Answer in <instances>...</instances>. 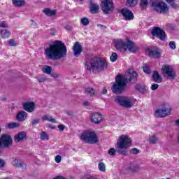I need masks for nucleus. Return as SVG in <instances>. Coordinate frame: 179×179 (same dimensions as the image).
I'll return each mask as SVG.
<instances>
[{"label":"nucleus","instance_id":"obj_33","mask_svg":"<svg viewBox=\"0 0 179 179\" xmlns=\"http://www.w3.org/2000/svg\"><path fill=\"white\" fill-rule=\"evenodd\" d=\"M42 71L44 73H47L48 75H50L51 71H52V68H51V66H43Z\"/></svg>","mask_w":179,"mask_h":179},{"label":"nucleus","instance_id":"obj_62","mask_svg":"<svg viewBox=\"0 0 179 179\" xmlns=\"http://www.w3.org/2000/svg\"><path fill=\"white\" fill-rule=\"evenodd\" d=\"M176 125H178V127H179V119L176 120Z\"/></svg>","mask_w":179,"mask_h":179},{"label":"nucleus","instance_id":"obj_51","mask_svg":"<svg viewBox=\"0 0 179 179\" xmlns=\"http://www.w3.org/2000/svg\"><path fill=\"white\" fill-rule=\"evenodd\" d=\"M169 5L171 8H173V9H177V8H178V5L174 3L173 1H172L171 3H169Z\"/></svg>","mask_w":179,"mask_h":179},{"label":"nucleus","instance_id":"obj_30","mask_svg":"<svg viewBox=\"0 0 179 179\" xmlns=\"http://www.w3.org/2000/svg\"><path fill=\"white\" fill-rule=\"evenodd\" d=\"M20 126V124L17 123V122H10L8 123L6 127L8 129H15V128H18V127Z\"/></svg>","mask_w":179,"mask_h":179},{"label":"nucleus","instance_id":"obj_41","mask_svg":"<svg viewBox=\"0 0 179 179\" xmlns=\"http://www.w3.org/2000/svg\"><path fill=\"white\" fill-rule=\"evenodd\" d=\"M139 170V166L138 165H131L129 167L130 171H138Z\"/></svg>","mask_w":179,"mask_h":179},{"label":"nucleus","instance_id":"obj_54","mask_svg":"<svg viewBox=\"0 0 179 179\" xmlns=\"http://www.w3.org/2000/svg\"><path fill=\"white\" fill-rule=\"evenodd\" d=\"M5 166V161L3 159H0V169H2Z\"/></svg>","mask_w":179,"mask_h":179},{"label":"nucleus","instance_id":"obj_20","mask_svg":"<svg viewBox=\"0 0 179 179\" xmlns=\"http://www.w3.org/2000/svg\"><path fill=\"white\" fill-rule=\"evenodd\" d=\"M99 9H100V7L97 3L90 1V12H91V13H97V12H99Z\"/></svg>","mask_w":179,"mask_h":179},{"label":"nucleus","instance_id":"obj_5","mask_svg":"<svg viewBox=\"0 0 179 179\" xmlns=\"http://www.w3.org/2000/svg\"><path fill=\"white\" fill-rule=\"evenodd\" d=\"M115 103H117V104H120V106L124 107V108H131V107L134 106V99L128 96H117L115 99Z\"/></svg>","mask_w":179,"mask_h":179},{"label":"nucleus","instance_id":"obj_64","mask_svg":"<svg viewBox=\"0 0 179 179\" xmlns=\"http://www.w3.org/2000/svg\"><path fill=\"white\" fill-rule=\"evenodd\" d=\"M67 114H68L69 115H72L73 113H72V112H67Z\"/></svg>","mask_w":179,"mask_h":179},{"label":"nucleus","instance_id":"obj_17","mask_svg":"<svg viewBox=\"0 0 179 179\" xmlns=\"http://www.w3.org/2000/svg\"><path fill=\"white\" fill-rule=\"evenodd\" d=\"M90 120L94 124H100L103 121V116L99 113H94L90 115Z\"/></svg>","mask_w":179,"mask_h":179},{"label":"nucleus","instance_id":"obj_22","mask_svg":"<svg viewBox=\"0 0 179 179\" xmlns=\"http://www.w3.org/2000/svg\"><path fill=\"white\" fill-rule=\"evenodd\" d=\"M127 48L129 49L130 52H136V47H135V43L132 41H129L126 43V51Z\"/></svg>","mask_w":179,"mask_h":179},{"label":"nucleus","instance_id":"obj_29","mask_svg":"<svg viewBox=\"0 0 179 179\" xmlns=\"http://www.w3.org/2000/svg\"><path fill=\"white\" fill-rule=\"evenodd\" d=\"M13 4L14 6H17L18 8H20L26 3L24 0H12Z\"/></svg>","mask_w":179,"mask_h":179},{"label":"nucleus","instance_id":"obj_36","mask_svg":"<svg viewBox=\"0 0 179 179\" xmlns=\"http://www.w3.org/2000/svg\"><path fill=\"white\" fill-rule=\"evenodd\" d=\"M118 58V55L116 52H113L111 56L110 57V59L111 62H115Z\"/></svg>","mask_w":179,"mask_h":179},{"label":"nucleus","instance_id":"obj_1","mask_svg":"<svg viewBox=\"0 0 179 179\" xmlns=\"http://www.w3.org/2000/svg\"><path fill=\"white\" fill-rule=\"evenodd\" d=\"M66 46L61 41H55L45 50V57L48 59L58 61L61 58L66 57Z\"/></svg>","mask_w":179,"mask_h":179},{"label":"nucleus","instance_id":"obj_26","mask_svg":"<svg viewBox=\"0 0 179 179\" xmlns=\"http://www.w3.org/2000/svg\"><path fill=\"white\" fill-rule=\"evenodd\" d=\"M0 36L3 38H9V37H10V31L8 29H1Z\"/></svg>","mask_w":179,"mask_h":179},{"label":"nucleus","instance_id":"obj_48","mask_svg":"<svg viewBox=\"0 0 179 179\" xmlns=\"http://www.w3.org/2000/svg\"><path fill=\"white\" fill-rule=\"evenodd\" d=\"M169 47H170L171 50H176V42L171 41L169 43Z\"/></svg>","mask_w":179,"mask_h":179},{"label":"nucleus","instance_id":"obj_12","mask_svg":"<svg viewBox=\"0 0 179 179\" xmlns=\"http://www.w3.org/2000/svg\"><path fill=\"white\" fill-rule=\"evenodd\" d=\"M145 52L149 57H152L153 58H160L162 55V50L156 47L148 48Z\"/></svg>","mask_w":179,"mask_h":179},{"label":"nucleus","instance_id":"obj_47","mask_svg":"<svg viewBox=\"0 0 179 179\" xmlns=\"http://www.w3.org/2000/svg\"><path fill=\"white\" fill-rule=\"evenodd\" d=\"M130 152L131 153V155H138V153H139V149H138V148H132L130 150Z\"/></svg>","mask_w":179,"mask_h":179},{"label":"nucleus","instance_id":"obj_57","mask_svg":"<svg viewBox=\"0 0 179 179\" xmlns=\"http://www.w3.org/2000/svg\"><path fill=\"white\" fill-rule=\"evenodd\" d=\"M97 27H100L101 29H106V27L105 25L103 24H97Z\"/></svg>","mask_w":179,"mask_h":179},{"label":"nucleus","instance_id":"obj_2","mask_svg":"<svg viewBox=\"0 0 179 179\" xmlns=\"http://www.w3.org/2000/svg\"><path fill=\"white\" fill-rule=\"evenodd\" d=\"M129 78L124 75L119 74L115 77V83H113L111 90L113 93L115 94H120L125 90L127 87V80L131 82V83H135L136 78H138V73L132 69L128 70Z\"/></svg>","mask_w":179,"mask_h":179},{"label":"nucleus","instance_id":"obj_16","mask_svg":"<svg viewBox=\"0 0 179 179\" xmlns=\"http://www.w3.org/2000/svg\"><path fill=\"white\" fill-rule=\"evenodd\" d=\"M22 107L27 113H33L36 110V103L34 102H25L22 104Z\"/></svg>","mask_w":179,"mask_h":179},{"label":"nucleus","instance_id":"obj_27","mask_svg":"<svg viewBox=\"0 0 179 179\" xmlns=\"http://www.w3.org/2000/svg\"><path fill=\"white\" fill-rule=\"evenodd\" d=\"M152 2L153 1H152V0H141L140 6L141 9H146V8H148V3H151V6H152Z\"/></svg>","mask_w":179,"mask_h":179},{"label":"nucleus","instance_id":"obj_50","mask_svg":"<svg viewBox=\"0 0 179 179\" xmlns=\"http://www.w3.org/2000/svg\"><path fill=\"white\" fill-rule=\"evenodd\" d=\"M56 163H61L62 160V157H61L60 155H57L55 157V159Z\"/></svg>","mask_w":179,"mask_h":179},{"label":"nucleus","instance_id":"obj_63","mask_svg":"<svg viewBox=\"0 0 179 179\" xmlns=\"http://www.w3.org/2000/svg\"><path fill=\"white\" fill-rule=\"evenodd\" d=\"M66 29L67 30H71V27L66 26Z\"/></svg>","mask_w":179,"mask_h":179},{"label":"nucleus","instance_id":"obj_40","mask_svg":"<svg viewBox=\"0 0 179 179\" xmlns=\"http://www.w3.org/2000/svg\"><path fill=\"white\" fill-rule=\"evenodd\" d=\"M137 90H138V92H141V93H145V92H146V86H141V85H138L136 87Z\"/></svg>","mask_w":179,"mask_h":179},{"label":"nucleus","instance_id":"obj_23","mask_svg":"<svg viewBox=\"0 0 179 179\" xmlns=\"http://www.w3.org/2000/svg\"><path fill=\"white\" fill-rule=\"evenodd\" d=\"M85 94L87 96H90V97H93V96H97V93L96 92L94 89L92 87L86 88L85 90Z\"/></svg>","mask_w":179,"mask_h":179},{"label":"nucleus","instance_id":"obj_38","mask_svg":"<svg viewBox=\"0 0 179 179\" xmlns=\"http://www.w3.org/2000/svg\"><path fill=\"white\" fill-rule=\"evenodd\" d=\"M124 149H127V148H117V153L122 155V156H127V152Z\"/></svg>","mask_w":179,"mask_h":179},{"label":"nucleus","instance_id":"obj_49","mask_svg":"<svg viewBox=\"0 0 179 179\" xmlns=\"http://www.w3.org/2000/svg\"><path fill=\"white\" fill-rule=\"evenodd\" d=\"M0 27H3V28H8L9 27V26L8 25V23H6V22L3 21L0 23Z\"/></svg>","mask_w":179,"mask_h":179},{"label":"nucleus","instance_id":"obj_13","mask_svg":"<svg viewBox=\"0 0 179 179\" xmlns=\"http://www.w3.org/2000/svg\"><path fill=\"white\" fill-rule=\"evenodd\" d=\"M171 114V110L169 108H164L162 109H158L155 112V117L157 118H164Z\"/></svg>","mask_w":179,"mask_h":179},{"label":"nucleus","instance_id":"obj_32","mask_svg":"<svg viewBox=\"0 0 179 179\" xmlns=\"http://www.w3.org/2000/svg\"><path fill=\"white\" fill-rule=\"evenodd\" d=\"M12 164L15 167H23V162L18 160L17 159H13Z\"/></svg>","mask_w":179,"mask_h":179},{"label":"nucleus","instance_id":"obj_11","mask_svg":"<svg viewBox=\"0 0 179 179\" xmlns=\"http://www.w3.org/2000/svg\"><path fill=\"white\" fill-rule=\"evenodd\" d=\"M13 140L8 134H3L0 138V148H9Z\"/></svg>","mask_w":179,"mask_h":179},{"label":"nucleus","instance_id":"obj_28","mask_svg":"<svg viewBox=\"0 0 179 179\" xmlns=\"http://www.w3.org/2000/svg\"><path fill=\"white\" fill-rule=\"evenodd\" d=\"M43 13H45V15H46V16H55V15L57 14V10H51L50 8H45L43 10Z\"/></svg>","mask_w":179,"mask_h":179},{"label":"nucleus","instance_id":"obj_53","mask_svg":"<svg viewBox=\"0 0 179 179\" xmlns=\"http://www.w3.org/2000/svg\"><path fill=\"white\" fill-rule=\"evenodd\" d=\"M50 75L52 78H59V74L57 73H50Z\"/></svg>","mask_w":179,"mask_h":179},{"label":"nucleus","instance_id":"obj_25","mask_svg":"<svg viewBox=\"0 0 179 179\" xmlns=\"http://www.w3.org/2000/svg\"><path fill=\"white\" fill-rule=\"evenodd\" d=\"M42 121H49V122H52V124H57V120H55V118H53L50 115H45L41 117Z\"/></svg>","mask_w":179,"mask_h":179},{"label":"nucleus","instance_id":"obj_43","mask_svg":"<svg viewBox=\"0 0 179 179\" xmlns=\"http://www.w3.org/2000/svg\"><path fill=\"white\" fill-rule=\"evenodd\" d=\"M36 79H37L38 82H39V83H43V82H46L47 77L42 76V77L36 78Z\"/></svg>","mask_w":179,"mask_h":179},{"label":"nucleus","instance_id":"obj_31","mask_svg":"<svg viewBox=\"0 0 179 179\" xmlns=\"http://www.w3.org/2000/svg\"><path fill=\"white\" fill-rule=\"evenodd\" d=\"M149 142L150 143H152V145H155L159 142V138L156 136V135H152L149 138Z\"/></svg>","mask_w":179,"mask_h":179},{"label":"nucleus","instance_id":"obj_9","mask_svg":"<svg viewBox=\"0 0 179 179\" xmlns=\"http://www.w3.org/2000/svg\"><path fill=\"white\" fill-rule=\"evenodd\" d=\"M162 71L164 76H166L167 79L170 80H174L176 79V71L170 65H164L162 68Z\"/></svg>","mask_w":179,"mask_h":179},{"label":"nucleus","instance_id":"obj_35","mask_svg":"<svg viewBox=\"0 0 179 179\" xmlns=\"http://www.w3.org/2000/svg\"><path fill=\"white\" fill-rule=\"evenodd\" d=\"M98 169L100 171L104 173L106 171V164L103 162H99L98 164Z\"/></svg>","mask_w":179,"mask_h":179},{"label":"nucleus","instance_id":"obj_19","mask_svg":"<svg viewBox=\"0 0 179 179\" xmlns=\"http://www.w3.org/2000/svg\"><path fill=\"white\" fill-rule=\"evenodd\" d=\"M73 51L75 57H78L80 54H82V51H83L82 45L79 43V42H76L73 47Z\"/></svg>","mask_w":179,"mask_h":179},{"label":"nucleus","instance_id":"obj_44","mask_svg":"<svg viewBox=\"0 0 179 179\" xmlns=\"http://www.w3.org/2000/svg\"><path fill=\"white\" fill-rule=\"evenodd\" d=\"M116 153L117 150H115V148H110L108 150V155H110V156H114Z\"/></svg>","mask_w":179,"mask_h":179},{"label":"nucleus","instance_id":"obj_8","mask_svg":"<svg viewBox=\"0 0 179 179\" xmlns=\"http://www.w3.org/2000/svg\"><path fill=\"white\" fill-rule=\"evenodd\" d=\"M101 8L105 15H110L114 10L113 0H103L101 3Z\"/></svg>","mask_w":179,"mask_h":179},{"label":"nucleus","instance_id":"obj_10","mask_svg":"<svg viewBox=\"0 0 179 179\" xmlns=\"http://www.w3.org/2000/svg\"><path fill=\"white\" fill-rule=\"evenodd\" d=\"M151 34L152 37H156L161 41L166 40V32L159 27H154L151 31Z\"/></svg>","mask_w":179,"mask_h":179},{"label":"nucleus","instance_id":"obj_18","mask_svg":"<svg viewBox=\"0 0 179 179\" xmlns=\"http://www.w3.org/2000/svg\"><path fill=\"white\" fill-rule=\"evenodd\" d=\"M115 47L117 50H123V51H127V43L121 39L115 41Z\"/></svg>","mask_w":179,"mask_h":179},{"label":"nucleus","instance_id":"obj_6","mask_svg":"<svg viewBox=\"0 0 179 179\" xmlns=\"http://www.w3.org/2000/svg\"><path fill=\"white\" fill-rule=\"evenodd\" d=\"M152 8H153L154 10L157 12V13H162L163 15L169 13V6H167V3L163 1L152 2Z\"/></svg>","mask_w":179,"mask_h":179},{"label":"nucleus","instance_id":"obj_61","mask_svg":"<svg viewBox=\"0 0 179 179\" xmlns=\"http://www.w3.org/2000/svg\"><path fill=\"white\" fill-rule=\"evenodd\" d=\"M49 128H50L51 129H55V127L52 126V125H49L48 126Z\"/></svg>","mask_w":179,"mask_h":179},{"label":"nucleus","instance_id":"obj_46","mask_svg":"<svg viewBox=\"0 0 179 179\" xmlns=\"http://www.w3.org/2000/svg\"><path fill=\"white\" fill-rule=\"evenodd\" d=\"M143 71L145 72V73H147L148 75H150V69L148 66H143Z\"/></svg>","mask_w":179,"mask_h":179},{"label":"nucleus","instance_id":"obj_42","mask_svg":"<svg viewBox=\"0 0 179 179\" xmlns=\"http://www.w3.org/2000/svg\"><path fill=\"white\" fill-rule=\"evenodd\" d=\"M37 124H40V119H37V118L32 119V121L31 122V125L34 127V125H37Z\"/></svg>","mask_w":179,"mask_h":179},{"label":"nucleus","instance_id":"obj_56","mask_svg":"<svg viewBox=\"0 0 179 179\" xmlns=\"http://www.w3.org/2000/svg\"><path fill=\"white\" fill-rule=\"evenodd\" d=\"M107 94V88H106V87H103L101 92V94Z\"/></svg>","mask_w":179,"mask_h":179},{"label":"nucleus","instance_id":"obj_39","mask_svg":"<svg viewBox=\"0 0 179 179\" xmlns=\"http://www.w3.org/2000/svg\"><path fill=\"white\" fill-rule=\"evenodd\" d=\"M81 24L83 26H87L89 24V18L87 17L81 18Z\"/></svg>","mask_w":179,"mask_h":179},{"label":"nucleus","instance_id":"obj_24","mask_svg":"<svg viewBox=\"0 0 179 179\" xmlns=\"http://www.w3.org/2000/svg\"><path fill=\"white\" fill-rule=\"evenodd\" d=\"M152 80L156 82V83H162V80H163V79L162 78V76H160V74H159V72L154 71L152 75Z\"/></svg>","mask_w":179,"mask_h":179},{"label":"nucleus","instance_id":"obj_37","mask_svg":"<svg viewBox=\"0 0 179 179\" xmlns=\"http://www.w3.org/2000/svg\"><path fill=\"white\" fill-rule=\"evenodd\" d=\"M138 4V0H127L128 6H135Z\"/></svg>","mask_w":179,"mask_h":179},{"label":"nucleus","instance_id":"obj_52","mask_svg":"<svg viewBox=\"0 0 179 179\" xmlns=\"http://www.w3.org/2000/svg\"><path fill=\"white\" fill-rule=\"evenodd\" d=\"M152 90H156L157 89H159V85L158 84H153L151 85Z\"/></svg>","mask_w":179,"mask_h":179},{"label":"nucleus","instance_id":"obj_14","mask_svg":"<svg viewBox=\"0 0 179 179\" xmlns=\"http://www.w3.org/2000/svg\"><path fill=\"white\" fill-rule=\"evenodd\" d=\"M120 13H122L124 20H134V13L127 8H123L121 10Z\"/></svg>","mask_w":179,"mask_h":179},{"label":"nucleus","instance_id":"obj_59","mask_svg":"<svg viewBox=\"0 0 179 179\" xmlns=\"http://www.w3.org/2000/svg\"><path fill=\"white\" fill-rule=\"evenodd\" d=\"M167 3H171V2H174L175 0H165Z\"/></svg>","mask_w":179,"mask_h":179},{"label":"nucleus","instance_id":"obj_7","mask_svg":"<svg viewBox=\"0 0 179 179\" xmlns=\"http://www.w3.org/2000/svg\"><path fill=\"white\" fill-rule=\"evenodd\" d=\"M132 143V140L127 135H122L117 140V149H128Z\"/></svg>","mask_w":179,"mask_h":179},{"label":"nucleus","instance_id":"obj_60","mask_svg":"<svg viewBox=\"0 0 179 179\" xmlns=\"http://www.w3.org/2000/svg\"><path fill=\"white\" fill-rule=\"evenodd\" d=\"M83 106H89V102L88 101L83 102Z\"/></svg>","mask_w":179,"mask_h":179},{"label":"nucleus","instance_id":"obj_55","mask_svg":"<svg viewBox=\"0 0 179 179\" xmlns=\"http://www.w3.org/2000/svg\"><path fill=\"white\" fill-rule=\"evenodd\" d=\"M57 128H59V131H64V129H65V126L59 124Z\"/></svg>","mask_w":179,"mask_h":179},{"label":"nucleus","instance_id":"obj_45","mask_svg":"<svg viewBox=\"0 0 179 179\" xmlns=\"http://www.w3.org/2000/svg\"><path fill=\"white\" fill-rule=\"evenodd\" d=\"M9 45H10L11 47H16L17 44H16V42H15V40L13 39H10L8 41Z\"/></svg>","mask_w":179,"mask_h":179},{"label":"nucleus","instance_id":"obj_21","mask_svg":"<svg viewBox=\"0 0 179 179\" xmlns=\"http://www.w3.org/2000/svg\"><path fill=\"white\" fill-rule=\"evenodd\" d=\"M27 113L24 110H21L17 115V121L23 122L26 120V118H27Z\"/></svg>","mask_w":179,"mask_h":179},{"label":"nucleus","instance_id":"obj_58","mask_svg":"<svg viewBox=\"0 0 179 179\" xmlns=\"http://www.w3.org/2000/svg\"><path fill=\"white\" fill-rule=\"evenodd\" d=\"M30 22H31V26H36L37 25V23H36V22H34V20H30Z\"/></svg>","mask_w":179,"mask_h":179},{"label":"nucleus","instance_id":"obj_4","mask_svg":"<svg viewBox=\"0 0 179 179\" xmlns=\"http://www.w3.org/2000/svg\"><path fill=\"white\" fill-rule=\"evenodd\" d=\"M81 141L90 145H96L99 143V136L94 131H84L80 136Z\"/></svg>","mask_w":179,"mask_h":179},{"label":"nucleus","instance_id":"obj_15","mask_svg":"<svg viewBox=\"0 0 179 179\" xmlns=\"http://www.w3.org/2000/svg\"><path fill=\"white\" fill-rule=\"evenodd\" d=\"M26 139H27V134L24 131L19 132L14 136V141L17 143L24 142Z\"/></svg>","mask_w":179,"mask_h":179},{"label":"nucleus","instance_id":"obj_3","mask_svg":"<svg viewBox=\"0 0 179 179\" xmlns=\"http://www.w3.org/2000/svg\"><path fill=\"white\" fill-rule=\"evenodd\" d=\"M85 68L87 71H92L94 73L106 71L108 68V64L104 59L95 57L85 63Z\"/></svg>","mask_w":179,"mask_h":179},{"label":"nucleus","instance_id":"obj_34","mask_svg":"<svg viewBox=\"0 0 179 179\" xmlns=\"http://www.w3.org/2000/svg\"><path fill=\"white\" fill-rule=\"evenodd\" d=\"M41 139L42 141H48V139H50V137L48 136V134L45 133V131H42L41 133Z\"/></svg>","mask_w":179,"mask_h":179}]
</instances>
